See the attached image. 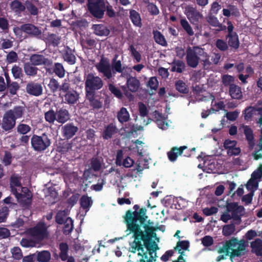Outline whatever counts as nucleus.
I'll list each match as a JSON object with an SVG mask.
<instances>
[{
    "mask_svg": "<svg viewBox=\"0 0 262 262\" xmlns=\"http://www.w3.org/2000/svg\"><path fill=\"white\" fill-rule=\"evenodd\" d=\"M146 211L142 208L139 212L128 211L126 215V235L132 234L133 239L129 242V251L137 253V262H148L152 251V244L159 242L153 227L146 224Z\"/></svg>",
    "mask_w": 262,
    "mask_h": 262,
    "instance_id": "nucleus-1",
    "label": "nucleus"
},
{
    "mask_svg": "<svg viewBox=\"0 0 262 262\" xmlns=\"http://www.w3.org/2000/svg\"><path fill=\"white\" fill-rule=\"evenodd\" d=\"M25 108L23 106H16L7 111L4 114L1 124L3 132H10L15 126L16 121L23 117Z\"/></svg>",
    "mask_w": 262,
    "mask_h": 262,
    "instance_id": "nucleus-2",
    "label": "nucleus"
},
{
    "mask_svg": "<svg viewBox=\"0 0 262 262\" xmlns=\"http://www.w3.org/2000/svg\"><path fill=\"white\" fill-rule=\"evenodd\" d=\"M245 246L244 241H238L236 238H232L223 245L220 249L219 252L226 253V255L231 253L235 256H239L244 253Z\"/></svg>",
    "mask_w": 262,
    "mask_h": 262,
    "instance_id": "nucleus-3",
    "label": "nucleus"
},
{
    "mask_svg": "<svg viewBox=\"0 0 262 262\" xmlns=\"http://www.w3.org/2000/svg\"><path fill=\"white\" fill-rule=\"evenodd\" d=\"M51 144V140L46 133L39 136L34 134L31 138V147L35 151L41 152Z\"/></svg>",
    "mask_w": 262,
    "mask_h": 262,
    "instance_id": "nucleus-4",
    "label": "nucleus"
},
{
    "mask_svg": "<svg viewBox=\"0 0 262 262\" xmlns=\"http://www.w3.org/2000/svg\"><path fill=\"white\" fill-rule=\"evenodd\" d=\"M205 55L203 49L199 47H188L186 50V61L188 66L196 68L201 55Z\"/></svg>",
    "mask_w": 262,
    "mask_h": 262,
    "instance_id": "nucleus-5",
    "label": "nucleus"
},
{
    "mask_svg": "<svg viewBox=\"0 0 262 262\" xmlns=\"http://www.w3.org/2000/svg\"><path fill=\"white\" fill-rule=\"evenodd\" d=\"M27 232L28 234L39 242L47 238L49 235L48 227L43 222H39L34 227L28 229Z\"/></svg>",
    "mask_w": 262,
    "mask_h": 262,
    "instance_id": "nucleus-6",
    "label": "nucleus"
},
{
    "mask_svg": "<svg viewBox=\"0 0 262 262\" xmlns=\"http://www.w3.org/2000/svg\"><path fill=\"white\" fill-rule=\"evenodd\" d=\"M87 5L89 11L95 17H103L105 11L104 0H88Z\"/></svg>",
    "mask_w": 262,
    "mask_h": 262,
    "instance_id": "nucleus-7",
    "label": "nucleus"
},
{
    "mask_svg": "<svg viewBox=\"0 0 262 262\" xmlns=\"http://www.w3.org/2000/svg\"><path fill=\"white\" fill-rule=\"evenodd\" d=\"M21 177L18 174L14 173L12 174L10 178V186L11 192L15 195L17 201H21L24 194L18 191L23 187L21 183Z\"/></svg>",
    "mask_w": 262,
    "mask_h": 262,
    "instance_id": "nucleus-8",
    "label": "nucleus"
},
{
    "mask_svg": "<svg viewBox=\"0 0 262 262\" xmlns=\"http://www.w3.org/2000/svg\"><path fill=\"white\" fill-rule=\"evenodd\" d=\"M227 211H229L232 216V222L237 225L241 223V217L245 213V208L236 203H230L227 205Z\"/></svg>",
    "mask_w": 262,
    "mask_h": 262,
    "instance_id": "nucleus-9",
    "label": "nucleus"
},
{
    "mask_svg": "<svg viewBox=\"0 0 262 262\" xmlns=\"http://www.w3.org/2000/svg\"><path fill=\"white\" fill-rule=\"evenodd\" d=\"M203 164L198 165L199 168H202L204 171L207 173H214L217 171L218 165L215 157L206 156L203 158Z\"/></svg>",
    "mask_w": 262,
    "mask_h": 262,
    "instance_id": "nucleus-10",
    "label": "nucleus"
},
{
    "mask_svg": "<svg viewBox=\"0 0 262 262\" xmlns=\"http://www.w3.org/2000/svg\"><path fill=\"white\" fill-rule=\"evenodd\" d=\"M103 86V82L100 78L95 76L92 74L87 75L85 80V87L87 92L88 91L96 90L101 89Z\"/></svg>",
    "mask_w": 262,
    "mask_h": 262,
    "instance_id": "nucleus-11",
    "label": "nucleus"
},
{
    "mask_svg": "<svg viewBox=\"0 0 262 262\" xmlns=\"http://www.w3.org/2000/svg\"><path fill=\"white\" fill-rule=\"evenodd\" d=\"M24 33L32 37L40 38L42 31L38 27L31 23L24 24Z\"/></svg>",
    "mask_w": 262,
    "mask_h": 262,
    "instance_id": "nucleus-12",
    "label": "nucleus"
},
{
    "mask_svg": "<svg viewBox=\"0 0 262 262\" xmlns=\"http://www.w3.org/2000/svg\"><path fill=\"white\" fill-rule=\"evenodd\" d=\"M96 67L97 70L102 73L107 79H110L112 77V70L111 65L107 60L101 59Z\"/></svg>",
    "mask_w": 262,
    "mask_h": 262,
    "instance_id": "nucleus-13",
    "label": "nucleus"
},
{
    "mask_svg": "<svg viewBox=\"0 0 262 262\" xmlns=\"http://www.w3.org/2000/svg\"><path fill=\"white\" fill-rule=\"evenodd\" d=\"M48 86L53 93L56 92L57 90L59 91V96L62 98L63 101V97H66V82L63 83L61 85H59L57 81L54 78H51Z\"/></svg>",
    "mask_w": 262,
    "mask_h": 262,
    "instance_id": "nucleus-14",
    "label": "nucleus"
},
{
    "mask_svg": "<svg viewBox=\"0 0 262 262\" xmlns=\"http://www.w3.org/2000/svg\"><path fill=\"white\" fill-rule=\"evenodd\" d=\"M26 90L28 94L34 96H39L42 94L41 84L34 81L28 82L26 85Z\"/></svg>",
    "mask_w": 262,
    "mask_h": 262,
    "instance_id": "nucleus-15",
    "label": "nucleus"
},
{
    "mask_svg": "<svg viewBox=\"0 0 262 262\" xmlns=\"http://www.w3.org/2000/svg\"><path fill=\"white\" fill-rule=\"evenodd\" d=\"M237 142L235 140L226 139L224 143V146L227 150L228 155L236 156L241 152V149L236 146Z\"/></svg>",
    "mask_w": 262,
    "mask_h": 262,
    "instance_id": "nucleus-16",
    "label": "nucleus"
},
{
    "mask_svg": "<svg viewBox=\"0 0 262 262\" xmlns=\"http://www.w3.org/2000/svg\"><path fill=\"white\" fill-rule=\"evenodd\" d=\"M153 117L160 129L166 130L168 128L170 125L169 121L165 117L163 116L161 114L157 111L153 113Z\"/></svg>",
    "mask_w": 262,
    "mask_h": 262,
    "instance_id": "nucleus-17",
    "label": "nucleus"
},
{
    "mask_svg": "<svg viewBox=\"0 0 262 262\" xmlns=\"http://www.w3.org/2000/svg\"><path fill=\"white\" fill-rule=\"evenodd\" d=\"M80 204L81 208L83 210L80 211V216L82 217V220L86 213L90 210L93 204V200L91 197L88 195H83L80 199Z\"/></svg>",
    "mask_w": 262,
    "mask_h": 262,
    "instance_id": "nucleus-18",
    "label": "nucleus"
},
{
    "mask_svg": "<svg viewBox=\"0 0 262 262\" xmlns=\"http://www.w3.org/2000/svg\"><path fill=\"white\" fill-rule=\"evenodd\" d=\"M184 13L191 23L199 21L202 17V14L199 12L194 8L190 6L185 7Z\"/></svg>",
    "mask_w": 262,
    "mask_h": 262,
    "instance_id": "nucleus-19",
    "label": "nucleus"
},
{
    "mask_svg": "<svg viewBox=\"0 0 262 262\" xmlns=\"http://www.w3.org/2000/svg\"><path fill=\"white\" fill-rule=\"evenodd\" d=\"M135 163L134 161L129 157H123L122 150H119L116 158V164L119 166H123L126 168L132 167Z\"/></svg>",
    "mask_w": 262,
    "mask_h": 262,
    "instance_id": "nucleus-20",
    "label": "nucleus"
},
{
    "mask_svg": "<svg viewBox=\"0 0 262 262\" xmlns=\"http://www.w3.org/2000/svg\"><path fill=\"white\" fill-rule=\"evenodd\" d=\"M10 8L17 16L20 17L26 10V6L19 0H13L10 4Z\"/></svg>",
    "mask_w": 262,
    "mask_h": 262,
    "instance_id": "nucleus-21",
    "label": "nucleus"
},
{
    "mask_svg": "<svg viewBox=\"0 0 262 262\" xmlns=\"http://www.w3.org/2000/svg\"><path fill=\"white\" fill-rule=\"evenodd\" d=\"M31 63L34 66L41 65H48L50 64V61L46 58L43 55L34 54L30 57Z\"/></svg>",
    "mask_w": 262,
    "mask_h": 262,
    "instance_id": "nucleus-22",
    "label": "nucleus"
},
{
    "mask_svg": "<svg viewBox=\"0 0 262 262\" xmlns=\"http://www.w3.org/2000/svg\"><path fill=\"white\" fill-rule=\"evenodd\" d=\"M149 159L146 154L138 156V160L135 164L136 169L138 171H141L144 168H148Z\"/></svg>",
    "mask_w": 262,
    "mask_h": 262,
    "instance_id": "nucleus-23",
    "label": "nucleus"
},
{
    "mask_svg": "<svg viewBox=\"0 0 262 262\" xmlns=\"http://www.w3.org/2000/svg\"><path fill=\"white\" fill-rule=\"evenodd\" d=\"M79 198L78 193L67 189V208H72L77 202Z\"/></svg>",
    "mask_w": 262,
    "mask_h": 262,
    "instance_id": "nucleus-24",
    "label": "nucleus"
},
{
    "mask_svg": "<svg viewBox=\"0 0 262 262\" xmlns=\"http://www.w3.org/2000/svg\"><path fill=\"white\" fill-rule=\"evenodd\" d=\"M96 35L102 36H107L110 33L109 30L102 24L94 25L92 27Z\"/></svg>",
    "mask_w": 262,
    "mask_h": 262,
    "instance_id": "nucleus-25",
    "label": "nucleus"
},
{
    "mask_svg": "<svg viewBox=\"0 0 262 262\" xmlns=\"http://www.w3.org/2000/svg\"><path fill=\"white\" fill-rule=\"evenodd\" d=\"M187 149V147L185 146H181L179 148L174 147L172 149L171 151L168 152V157L171 161H174L178 155L183 154V150Z\"/></svg>",
    "mask_w": 262,
    "mask_h": 262,
    "instance_id": "nucleus-26",
    "label": "nucleus"
},
{
    "mask_svg": "<svg viewBox=\"0 0 262 262\" xmlns=\"http://www.w3.org/2000/svg\"><path fill=\"white\" fill-rule=\"evenodd\" d=\"M117 132V129L115 125L113 124H110L105 127L102 133V137L104 139L107 140L110 139Z\"/></svg>",
    "mask_w": 262,
    "mask_h": 262,
    "instance_id": "nucleus-27",
    "label": "nucleus"
},
{
    "mask_svg": "<svg viewBox=\"0 0 262 262\" xmlns=\"http://www.w3.org/2000/svg\"><path fill=\"white\" fill-rule=\"evenodd\" d=\"M140 83L136 78L131 77L127 80V85L129 90L132 92H135L139 88Z\"/></svg>",
    "mask_w": 262,
    "mask_h": 262,
    "instance_id": "nucleus-28",
    "label": "nucleus"
},
{
    "mask_svg": "<svg viewBox=\"0 0 262 262\" xmlns=\"http://www.w3.org/2000/svg\"><path fill=\"white\" fill-rule=\"evenodd\" d=\"M46 198L50 200L51 204H54L56 202V200L58 198V193L56 191L55 188L53 187H49L45 192Z\"/></svg>",
    "mask_w": 262,
    "mask_h": 262,
    "instance_id": "nucleus-29",
    "label": "nucleus"
},
{
    "mask_svg": "<svg viewBox=\"0 0 262 262\" xmlns=\"http://www.w3.org/2000/svg\"><path fill=\"white\" fill-rule=\"evenodd\" d=\"M229 94L233 99H239L242 98V92L241 88L235 84L230 85Z\"/></svg>",
    "mask_w": 262,
    "mask_h": 262,
    "instance_id": "nucleus-30",
    "label": "nucleus"
},
{
    "mask_svg": "<svg viewBox=\"0 0 262 262\" xmlns=\"http://www.w3.org/2000/svg\"><path fill=\"white\" fill-rule=\"evenodd\" d=\"M21 194H24V198H23L21 201H18L20 203H24L26 205H30L31 203L32 195L29 190V189L25 187H23L21 188Z\"/></svg>",
    "mask_w": 262,
    "mask_h": 262,
    "instance_id": "nucleus-31",
    "label": "nucleus"
},
{
    "mask_svg": "<svg viewBox=\"0 0 262 262\" xmlns=\"http://www.w3.org/2000/svg\"><path fill=\"white\" fill-rule=\"evenodd\" d=\"M66 209L59 211L55 216V221L59 225L63 224L62 228V232L63 234H66Z\"/></svg>",
    "mask_w": 262,
    "mask_h": 262,
    "instance_id": "nucleus-32",
    "label": "nucleus"
},
{
    "mask_svg": "<svg viewBox=\"0 0 262 262\" xmlns=\"http://www.w3.org/2000/svg\"><path fill=\"white\" fill-rule=\"evenodd\" d=\"M24 69L26 74L30 76L36 75L38 70L37 68L30 62H26L24 64Z\"/></svg>",
    "mask_w": 262,
    "mask_h": 262,
    "instance_id": "nucleus-33",
    "label": "nucleus"
},
{
    "mask_svg": "<svg viewBox=\"0 0 262 262\" xmlns=\"http://www.w3.org/2000/svg\"><path fill=\"white\" fill-rule=\"evenodd\" d=\"M252 251L257 255L262 256V242L259 239H256L251 244Z\"/></svg>",
    "mask_w": 262,
    "mask_h": 262,
    "instance_id": "nucleus-34",
    "label": "nucleus"
},
{
    "mask_svg": "<svg viewBox=\"0 0 262 262\" xmlns=\"http://www.w3.org/2000/svg\"><path fill=\"white\" fill-rule=\"evenodd\" d=\"M207 21L211 26L218 27V31H224L226 29V26L221 24L217 18L214 16H209L207 17Z\"/></svg>",
    "mask_w": 262,
    "mask_h": 262,
    "instance_id": "nucleus-35",
    "label": "nucleus"
},
{
    "mask_svg": "<svg viewBox=\"0 0 262 262\" xmlns=\"http://www.w3.org/2000/svg\"><path fill=\"white\" fill-rule=\"evenodd\" d=\"M117 118L119 121L122 123L127 122L130 118L127 109L125 107H122L117 114Z\"/></svg>",
    "mask_w": 262,
    "mask_h": 262,
    "instance_id": "nucleus-36",
    "label": "nucleus"
},
{
    "mask_svg": "<svg viewBox=\"0 0 262 262\" xmlns=\"http://www.w3.org/2000/svg\"><path fill=\"white\" fill-rule=\"evenodd\" d=\"M171 71L182 73L185 68V63L181 60H174L171 63Z\"/></svg>",
    "mask_w": 262,
    "mask_h": 262,
    "instance_id": "nucleus-37",
    "label": "nucleus"
},
{
    "mask_svg": "<svg viewBox=\"0 0 262 262\" xmlns=\"http://www.w3.org/2000/svg\"><path fill=\"white\" fill-rule=\"evenodd\" d=\"M118 57V55H115L112 62L113 72L114 74H115L116 72L122 73L123 71L121 61L117 60Z\"/></svg>",
    "mask_w": 262,
    "mask_h": 262,
    "instance_id": "nucleus-38",
    "label": "nucleus"
},
{
    "mask_svg": "<svg viewBox=\"0 0 262 262\" xmlns=\"http://www.w3.org/2000/svg\"><path fill=\"white\" fill-rule=\"evenodd\" d=\"M130 18L134 25L137 27L141 26V19L140 14L135 10L130 11Z\"/></svg>",
    "mask_w": 262,
    "mask_h": 262,
    "instance_id": "nucleus-39",
    "label": "nucleus"
},
{
    "mask_svg": "<svg viewBox=\"0 0 262 262\" xmlns=\"http://www.w3.org/2000/svg\"><path fill=\"white\" fill-rule=\"evenodd\" d=\"M242 128L246 138L249 142L250 146H253L254 145V141L253 132L252 129L247 125L243 126Z\"/></svg>",
    "mask_w": 262,
    "mask_h": 262,
    "instance_id": "nucleus-40",
    "label": "nucleus"
},
{
    "mask_svg": "<svg viewBox=\"0 0 262 262\" xmlns=\"http://www.w3.org/2000/svg\"><path fill=\"white\" fill-rule=\"evenodd\" d=\"M51 259V254L48 251L39 252L37 255V260L38 262H48Z\"/></svg>",
    "mask_w": 262,
    "mask_h": 262,
    "instance_id": "nucleus-41",
    "label": "nucleus"
},
{
    "mask_svg": "<svg viewBox=\"0 0 262 262\" xmlns=\"http://www.w3.org/2000/svg\"><path fill=\"white\" fill-rule=\"evenodd\" d=\"M153 34L155 40L157 43L162 46H166L167 45L166 40L164 36L160 32L158 31H154L153 32Z\"/></svg>",
    "mask_w": 262,
    "mask_h": 262,
    "instance_id": "nucleus-42",
    "label": "nucleus"
},
{
    "mask_svg": "<svg viewBox=\"0 0 262 262\" xmlns=\"http://www.w3.org/2000/svg\"><path fill=\"white\" fill-rule=\"evenodd\" d=\"M189 247V242L188 241H182L177 243L176 247V250L179 252L181 254H184V251L188 249Z\"/></svg>",
    "mask_w": 262,
    "mask_h": 262,
    "instance_id": "nucleus-43",
    "label": "nucleus"
},
{
    "mask_svg": "<svg viewBox=\"0 0 262 262\" xmlns=\"http://www.w3.org/2000/svg\"><path fill=\"white\" fill-rule=\"evenodd\" d=\"M235 224L232 222L231 224L224 226L222 230L223 234L225 236H228L233 234L235 231Z\"/></svg>",
    "mask_w": 262,
    "mask_h": 262,
    "instance_id": "nucleus-44",
    "label": "nucleus"
},
{
    "mask_svg": "<svg viewBox=\"0 0 262 262\" xmlns=\"http://www.w3.org/2000/svg\"><path fill=\"white\" fill-rule=\"evenodd\" d=\"M211 97L213 98L211 102V110L213 112L219 111L225 108V105L223 101H216L213 96H211Z\"/></svg>",
    "mask_w": 262,
    "mask_h": 262,
    "instance_id": "nucleus-45",
    "label": "nucleus"
},
{
    "mask_svg": "<svg viewBox=\"0 0 262 262\" xmlns=\"http://www.w3.org/2000/svg\"><path fill=\"white\" fill-rule=\"evenodd\" d=\"M17 132L20 135H26L31 130V127L29 125L24 123H19L17 125Z\"/></svg>",
    "mask_w": 262,
    "mask_h": 262,
    "instance_id": "nucleus-46",
    "label": "nucleus"
},
{
    "mask_svg": "<svg viewBox=\"0 0 262 262\" xmlns=\"http://www.w3.org/2000/svg\"><path fill=\"white\" fill-rule=\"evenodd\" d=\"M229 45L235 49L239 47V40L237 34L228 35Z\"/></svg>",
    "mask_w": 262,
    "mask_h": 262,
    "instance_id": "nucleus-47",
    "label": "nucleus"
},
{
    "mask_svg": "<svg viewBox=\"0 0 262 262\" xmlns=\"http://www.w3.org/2000/svg\"><path fill=\"white\" fill-rule=\"evenodd\" d=\"M26 9L27 8L31 15H37L38 14V9L32 2L27 1L26 2Z\"/></svg>",
    "mask_w": 262,
    "mask_h": 262,
    "instance_id": "nucleus-48",
    "label": "nucleus"
},
{
    "mask_svg": "<svg viewBox=\"0 0 262 262\" xmlns=\"http://www.w3.org/2000/svg\"><path fill=\"white\" fill-rule=\"evenodd\" d=\"M180 24L184 30L187 32V33L190 35L192 36L194 34V32L189 24L188 22L185 18H182L181 19Z\"/></svg>",
    "mask_w": 262,
    "mask_h": 262,
    "instance_id": "nucleus-49",
    "label": "nucleus"
},
{
    "mask_svg": "<svg viewBox=\"0 0 262 262\" xmlns=\"http://www.w3.org/2000/svg\"><path fill=\"white\" fill-rule=\"evenodd\" d=\"M78 95L75 91L67 92V101L69 103L73 104L78 99Z\"/></svg>",
    "mask_w": 262,
    "mask_h": 262,
    "instance_id": "nucleus-50",
    "label": "nucleus"
},
{
    "mask_svg": "<svg viewBox=\"0 0 262 262\" xmlns=\"http://www.w3.org/2000/svg\"><path fill=\"white\" fill-rule=\"evenodd\" d=\"M47 40L49 43L55 47L59 45L60 39L56 34L49 33L47 37Z\"/></svg>",
    "mask_w": 262,
    "mask_h": 262,
    "instance_id": "nucleus-51",
    "label": "nucleus"
},
{
    "mask_svg": "<svg viewBox=\"0 0 262 262\" xmlns=\"http://www.w3.org/2000/svg\"><path fill=\"white\" fill-rule=\"evenodd\" d=\"M258 187V182L256 180L250 179L246 185V189L249 192H254Z\"/></svg>",
    "mask_w": 262,
    "mask_h": 262,
    "instance_id": "nucleus-52",
    "label": "nucleus"
},
{
    "mask_svg": "<svg viewBox=\"0 0 262 262\" xmlns=\"http://www.w3.org/2000/svg\"><path fill=\"white\" fill-rule=\"evenodd\" d=\"M56 120L60 123H64L66 122V109L61 108L57 111L56 113Z\"/></svg>",
    "mask_w": 262,
    "mask_h": 262,
    "instance_id": "nucleus-53",
    "label": "nucleus"
},
{
    "mask_svg": "<svg viewBox=\"0 0 262 262\" xmlns=\"http://www.w3.org/2000/svg\"><path fill=\"white\" fill-rule=\"evenodd\" d=\"M53 72L55 73L56 75L58 77L61 78L63 77L64 75V70L61 63H56L55 64Z\"/></svg>",
    "mask_w": 262,
    "mask_h": 262,
    "instance_id": "nucleus-54",
    "label": "nucleus"
},
{
    "mask_svg": "<svg viewBox=\"0 0 262 262\" xmlns=\"http://www.w3.org/2000/svg\"><path fill=\"white\" fill-rule=\"evenodd\" d=\"M11 72L15 79L20 78L23 76L22 69L16 64L13 66Z\"/></svg>",
    "mask_w": 262,
    "mask_h": 262,
    "instance_id": "nucleus-55",
    "label": "nucleus"
},
{
    "mask_svg": "<svg viewBox=\"0 0 262 262\" xmlns=\"http://www.w3.org/2000/svg\"><path fill=\"white\" fill-rule=\"evenodd\" d=\"M129 50L136 62H140L141 60V55L140 53L135 48L134 46H130Z\"/></svg>",
    "mask_w": 262,
    "mask_h": 262,
    "instance_id": "nucleus-56",
    "label": "nucleus"
},
{
    "mask_svg": "<svg viewBox=\"0 0 262 262\" xmlns=\"http://www.w3.org/2000/svg\"><path fill=\"white\" fill-rule=\"evenodd\" d=\"M175 86L176 89L180 93L185 94L188 92L186 83L182 80L176 81Z\"/></svg>",
    "mask_w": 262,
    "mask_h": 262,
    "instance_id": "nucleus-57",
    "label": "nucleus"
},
{
    "mask_svg": "<svg viewBox=\"0 0 262 262\" xmlns=\"http://www.w3.org/2000/svg\"><path fill=\"white\" fill-rule=\"evenodd\" d=\"M45 118L46 121L49 123H53L56 119V113L52 110H49L45 114Z\"/></svg>",
    "mask_w": 262,
    "mask_h": 262,
    "instance_id": "nucleus-58",
    "label": "nucleus"
},
{
    "mask_svg": "<svg viewBox=\"0 0 262 262\" xmlns=\"http://www.w3.org/2000/svg\"><path fill=\"white\" fill-rule=\"evenodd\" d=\"M8 207L5 206L0 209V223L5 222L9 214Z\"/></svg>",
    "mask_w": 262,
    "mask_h": 262,
    "instance_id": "nucleus-59",
    "label": "nucleus"
},
{
    "mask_svg": "<svg viewBox=\"0 0 262 262\" xmlns=\"http://www.w3.org/2000/svg\"><path fill=\"white\" fill-rule=\"evenodd\" d=\"M78 128L72 124L67 125V139L70 138L77 132Z\"/></svg>",
    "mask_w": 262,
    "mask_h": 262,
    "instance_id": "nucleus-60",
    "label": "nucleus"
},
{
    "mask_svg": "<svg viewBox=\"0 0 262 262\" xmlns=\"http://www.w3.org/2000/svg\"><path fill=\"white\" fill-rule=\"evenodd\" d=\"M143 143L142 141L138 140H136V141L134 142L138 156L146 154V151L143 150Z\"/></svg>",
    "mask_w": 262,
    "mask_h": 262,
    "instance_id": "nucleus-61",
    "label": "nucleus"
},
{
    "mask_svg": "<svg viewBox=\"0 0 262 262\" xmlns=\"http://www.w3.org/2000/svg\"><path fill=\"white\" fill-rule=\"evenodd\" d=\"M7 88L9 93L11 95H15L16 94L20 86L17 82H12L7 85Z\"/></svg>",
    "mask_w": 262,
    "mask_h": 262,
    "instance_id": "nucleus-62",
    "label": "nucleus"
},
{
    "mask_svg": "<svg viewBox=\"0 0 262 262\" xmlns=\"http://www.w3.org/2000/svg\"><path fill=\"white\" fill-rule=\"evenodd\" d=\"M13 257L17 260L20 259L23 257L21 249L18 247H14L11 250Z\"/></svg>",
    "mask_w": 262,
    "mask_h": 262,
    "instance_id": "nucleus-63",
    "label": "nucleus"
},
{
    "mask_svg": "<svg viewBox=\"0 0 262 262\" xmlns=\"http://www.w3.org/2000/svg\"><path fill=\"white\" fill-rule=\"evenodd\" d=\"M237 12L236 8L233 6H230L228 9H223V15L227 17H229L231 14L235 15Z\"/></svg>",
    "mask_w": 262,
    "mask_h": 262,
    "instance_id": "nucleus-64",
    "label": "nucleus"
}]
</instances>
